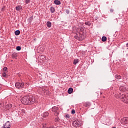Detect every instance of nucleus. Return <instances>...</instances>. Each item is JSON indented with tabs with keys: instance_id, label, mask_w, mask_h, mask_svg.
Masks as SVG:
<instances>
[{
	"instance_id": "nucleus-1",
	"label": "nucleus",
	"mask_w": 128,
	"mask_h": 128,
	"mask_svg": "<svg viewBox=\"0 0 128 128\" xmlns=\"http://www.w3.org/2000/svg\"><path fill=\"white\" fill-rule=\"evenodd\" d=\"M21 102L23 104H34L36 102L34 97L30 96H25L20 100Z\"/></svg>"
},
{
	"instance_id": "nucleus-2",
	"label": "nucleus",
	"mask_w": 128,
	"mask_h": 128,
	"mask_svg": "<svg viewBox=\"0 0 128 128\" xmlns=\"http://www.w3.org/2000/svg\"><path fill=\"white\" fill-rule=\"evenodd\" d=\"M114 96L116 98L122 100V102H128V96L124 94H117L114 95Z\"/></svg>"
},
{
	"instance_id": "nucleus-3",
	"label": "nucleus",
	"mask_w": 128,
	"mask_h": 128,
	"mask_svg": "<svg viewBox=\"0 0 128 128\" xmlns=\"http://www.w3.org/2000/svg\"><path fill=\"white\" fill-rule=\"evenodd\" d=\"M15 86L16 88L22 90V88H24V82H16L15 84Z\"/></svg>"
},
{
	"instance_id": "nucleus-4",
	"label": "nucleus",
	"mask_w": 128,
	"mask_h": 128,
	"mask_svg": "<svg viewBox=\"0 0 128 128\" xmlns=\"http://www.w3.org/2000/svg\"><path fill=\"white\" fill-rule=\"evenodd\" d=\"M72 126L74 128H80V126H82V122H80V121L78 120H75L72 122Z\"/></svg>"
},
{
	"instance_id": "nucleus-5",
	"label": "nucleus",
	"mask_w": 128,
	"mask_h": 128,
	"mask_svg": "<svg viewBox=\"0 0 128 128\" xmlns=\"http://www.w3.org/2000/svg\"><path fill=\"white\" fill-rule=\"evenodd\" d=\"M119 90L120 92H126V94H128V88L126 86H120Z\"/></svg>"
},
{
	"instance_id": "nucleus-6",
	"label": "nucleus",
	"mask_w": 128,
	"mask_h": 128,
	"mask_svg": "<svg viewBox=\"0 0 128 128\" xmlns=\"http://www.w3.org/2000/svg\"><path fill=\"white\" fill-rule=\"evenodd\" d=\"M122 124H128V117H124L121 120Z\"/></svg>"
},
{
	"instance_id": "nucleus-7",
	"label": "nucleus",
	"mask_w": 128,
	"mask_h": 128,
	"mask_svg": "<svg viewBox=\"0 0 128 128\" xmlns=\"http://www.w3.org/2000/svg\"><path fill=\"white\" fill-rule=\"evenodd\" d=\"M10 121H7L4 125L2 128H10Z\"/></svg>"
},
{
	"instance_id": "nucleus-8",
	"label": "nucleus",
	"mask_w": 128,
	"mask_h": 128,
	"mask_svg": "<svg viewBox=\"0 0 128 128\" xmlns=\"http://www.w3.org/2000/svg\"><path fill=\"white\" fill-rule=\"evenodd\" d=\"M52 112H56V114H58V108L54 106L52 108Z\"/></svg>"
},
{
	"instance_id": "nucleus-9",
	"label": "nucleus",
	"mask_w": 128,
	"mask_h": 128,
	"mask_svg": "<svg viewBox=\"0 0 128 128\" xmlns=\"http://www.w3.org/2000/svg\"><path fill=\"white\" fill-rule=\"evenodd\" d=\"M16 10L20 12V10H22V6H17L16 7Z\"/></svg>"
},
{
	"instance_id": "nucleus-10",
	"label": "nucleus",
	"mask_w": 128,
	"mask_h": 128,
	"mask_svg": "<svg viewBox=\"0 0 128 128\" xmlns=\"http://www.w3.org/2000/svg\"><path fill=\"white\" fill-rule=\"evenodd\" d=\"M84 106H85V108H88V106H90V102H86L84 103Z\"/></svg>"
},
{
	"instance_id": "nucleus-11",
	"label": "nucleus",
	"mask_w": 128,
	"mask_h": 128,
	"mask_svg": "<svg viewBox=\"0 0 128 128\" xmlns=\"http://www.w3.org/2000/svg\"><path fill=\"white\" fill-rule=\"evenodd\" d=\"M72 92H74V89L72 88H69L68 90V92L69 94H72Z\"/></svg>"
},
{
	"instance_id": "nucleus-12",
	"label": "nucleus",
	"mask_w": 128,
	"mask_h": 128,
	"mask_svg": "<svg viewBox=\"0 0 128 128\" xmlns=\"http://www.w3.org/2000/svg\"><path fill=\"white\" fill-rule=\"evenodd\" d=\"M54 4H57V5L60 4V1L58 0H54Z\"/></svg>"
},
{
	"instance_id": "nucleus-13",
	"label": "nucleus",
	"mask_w": 128,
	"mask_h": 128,
	"mask_svg": "<svg viewBox=\"0 0 128 128\" xmlns=\"http://www.w3.org/2000/svg\"><path fill=\"white\" fill-rule=\"evenodd\" d=\"M6 107L8 110H10V108H12V104H9L6 106Z\"/></svg>"
},
{
	"instance_id": "nucleus-14",
	"label": "nucleus",
	"mask_w": 128,
	"mask_h": 128,
	"mask_svg": "<svg viewBox=\"0 0 128 128\" xmlns=\"http://www.w3.org/2000/svg\"><path fill=\"white\" fill-rule=\"evenodd\" d=\"M46 26H47L48 28H51L52 27V22H50V21L47 22Z\"/></svg>"
},
{
	"instance_id": "nucleus-15",
	"label": "nucleus",
	"mask_w": 128,
	"mask_h": 128,
	"mask_svg": "<svg viewBox=\"0 0 128 128\" xmlns=\"http://www.w3.org/2000/svg\"><path fill=\"white\" fill-rule=\"evenodd\" d=\"M38 58H40V60H46V56H44V55H40L38 56Z\"/></svg>"
},
{
	"instance_id": "nucleus-16",
	"label": "nucleus",
	"mask_w": 128,
	"mask_h": 128,
	"mask_svg": "<svg viewBox=\"0 0 128 128\" xmlns=\"http://www.w3.org/2000/svg\"><path fill=\"white\" fill-rule=\"evenodd\" d=\"M56 12V9H54V8L51 6L50 7V12L52 14H54V12Z\"/></svg>"
},
{
	"instance_id": "nucleus-17",
	"label": "nucleus",
	"mask_w": 128,
	"mask_h": 128,
	"mask_svg": "<svg viewBox=\"0 0 128 128\" xmlns=\"http://www.w3.org/2000/svg\"><path fill=\"white\" fill-rule=\"evenodd\" d=\"M16 36H19L20 34V30H16L14 32Z\"/></svg>"
},
{
	"instance_id": "nucleus-18",
	"label": "nucleus",
	"mask_w": 128,
	"mask_h": 128,
	"mask_svg": "<svg viewBox=\"0 0 128 128\" xmlns=\"http://www.w3.org/2000/svg\"><path fill=\"white\" fill-rule=\"evenodd\" d=\"M49 115H50V114L48 113V112H45L44 114V117L46 118L47 116H48Z\"/></svg>"
},
{
	"instance_id": "nucleus-19",
	"label": "nucleus",
	"mask_w": 128,
	"mask_h": 128,
	"mask_svg": "<svg viewBox=\"0 0 128 128\" xmlns=\"http://www.w3.org/2000/svg\"><path fill=\"white\" fill-rule=\"evenodd\" d=\"M115 78L117 80H120V78H122V76L116 74V75Z\"/></svg>"
},
{
	"instance_id": "nucleus-20",
	"label": "nucleus",
	"mask_w": 128,
	"mask_h": 128,
	"mask_svg": "<svg viewBox=\"0 0 128 128\" xmlns=\"http://www.w3.org/2000/svg\"><path fill=\"white\" fill-rule=\"evenodd\" d=\"M6 72H3V74H2V76H3V78H6V76H8Z\"/></svg>"
},
{
	"instance_id": "nucleus-21",
	"label": "nucleus",
	"mask_w": 128,
	"mask_h": 128,
	"mask_svg": "<svg viewBox=\"0 0 128 128\" xmlns=\"http://www.w3.org/2000/svg\"><path fill=\"white\" fill-rule=\"evenodd\" d=\"M78 63V59H74V64H76Z\"/></svg>"
},
{
	"instance_id": "nucleus-22",
	"label": "nucleus",
	"mask_w": 128,
	"mask_h": 128,
	"mask_svg": "<svg viewBox=\"0 0 128 128\" xmlns=\"http://www.w3.org/2000/svg\"><path fill=\"white\" fill-rule=\"evenodd\" d=\"M3 72H8V68L4 67L2 70Z\"/></svg>"
},
{
	"instance_id": "nucleus-23",
	"label": "nucleus",
	"mask_w": 128,
	"mask_h": 128,
	"mask_svg": "<svg viewBox=\"0 0 128 128\" xmlns=\"http://www.w3.org/2000/svg\"><path fill=\"white\" fill-rule=\"evenodd\" d=\"M85 24L86 25V26H92V23H90V22H85Z\"/></svg>"
},
{
	"instance_id": "nucleus-24",
	"label": "nucleus",
	"mask_w": 128,
	"mask_h": 128,
	"mask_svg": "<svg viewBox=\"0 0 128 128\" xmlns=\"http://www.w3.org/2000/svg\"><path fill=\"white\" fill-rule=\"evenodd\" d=\"M16 56H17L16 54L14 53L13 54H12V58H16Z\"/></svg>"
},
{
	"instance_id": "nucleus-25",
	"label": "nucleus",
	"mask_w": 128,
	"mask_h": 128,
	"mask_svg": "<svg viewBox=\"0 0 128 128\" xmlns=\"http://www.w3.org/2000/svg\"><path fill=\"white\" fill-rule=\"evenodd\" d=\"M32 20H34V16H32L28 18V20H29V22H32Z\"/></svg>"
},
{
	"instance_id": "nucleus-26",
	"label": "nucleus",
	"mask_w": 128,
	"mask_h": 128,
	"mask_svg": "<svg viewBox=\"0 0 128 128\" xmlns=\"http://www.w3.org/2000/svg\"><path fill=\"white\" fill-rule=\"evenodd\" d=\"M102 42H106V38L105 36H103L102 38Z\"/></svg>"
},
{
	"instance_id": "nucleus-27",
	"label": "nucleus",
	"mask_w": 128,
	"mask_h": 128,
	"mask_svg": "<svg viewBox=\"0 0 128 128\" xmlns=\"http://www.w3.org/2000/svg\"><path fill=\"white\" fill-rule=\"evenodd\" d=\"M78 30H79V32H84V28L82 27H80L78 28Z\"/></svg>"
},
{
	"instance_id": "nucleus-28",
	"label": "nucleus",
	"mask_w": 128,
	"mask_h": 128,
	"mask_svg": "<svg viewBox=\"0 0 128 128\" xmlns=\"http://www.w3.org/2000/svg\"><path fill=\"white\" fill-rule=\"evenodd\" d=\"M60 118L58 117L55 118L56 122H60Z\"/></svg>"
},
{
	"instance_id": "nucleus-29",
	"label": "nucleus",
	"mask_w": 128,
	"mask_h": 128,
	"mask_svg": "<svg viewBox=\"0 0 128 128\" xmlns=\"http://www.w3.org/2000/svg\"><path fill=\"white\" fill-rule=\"evenodd\" d=\"M16 50H22V47H20V46H18L16 48Z\"/></svg>"
},
{
	"instance_id": "nucleus-30",
	"label": "nucleus",
	"mask_w": 128,
	"mask_h": 128,
	"mask_svg": "<svg viewBox=\"0 0 128 128\" xmlns=\"http://www.w3.org/2000/svg\"><path fill=\"white\" fill-rule=\"evenodd\" d=\"M25 2L26 4H28L30 2V0H26Z\"/></svg>"
},
{
	"instance_id": "nucleus-31",
	"label": "nucleus",
	"mask_w": 128,
	"mask_h": 128,
	"mask_svg": "<svg viewBox=\"0 0 128 128\" xmlns=\"http://www.w3.org/2000/svg\"><path fill=\"white\" fill-rule=\"evenodd\" d=\"M24 86H26V88H28V87L30 86V83H28V82H26V83L24 84Z\"/></svg>"
},
{
	"instance_id": "nucleus-32",
	"label": "nucleus",
	"mask_w": 128,
	"mask_h": 128,
	"mask_svg": "<svg viewBox=\"0 0 128 128\" xmlns=\"http://www.w3.org/2000/svg\"><path fill=\"white\" fill-rule=\"evenodd\" d=\"M66 118L67 120H68V118H70V116H68V114H66Z\"/></svg>"
},
{
	"instance_id": "nucleus-33",
	"label": "nucleus",
	"mask_w": 128,
	"mask_h": 128,
	"mask_svg": "<svg viewBox=\"0 0 128 128\" xmlns=\"http://www.w3.org/2000/svg\"><path fill=\"white\" fill-rule=\"evenodd\" d=\"M72 114H76V110H72Z\"/></svg>"
},
{
	"instance_id": "nucleus-34",
	"label": "nucleus",
	"mask_w": 128,
	"mask_h": 128,
	"mask_svg": "<svg viewBox=\"0 0 128 128\" xmlns=\"http://www.w3.org/2000/svg\"><path fill=\"white\" fill-rule=\"evenodd\" d=\"M22 112L23 113V114H25L26 113V110H22Z\"/></svg>"
},
{
	"instance_id": "nucleus-35",
	"label": "nucleus",
	"mask_w": 128,
	"mask_h": 128,
	"mask_svg": "<svg viewBox=\"0 0 128 128\" xmlns=\"http://www.w3.org/2000/svg\"><path fill=\"white\" fill-rule=\"evenodd\" d=\"M46 126V124H44L43 125V128H48V126Z\"/></svg>"
},
{
	"instance_id": "nucleus-36",
	"label": "nucleus",
	"mask_w": 128,
	"mask_h": 128,
	"mask_svg": "<svg viewBox=\"0 0 128 128\" xmlns=\"http://www.w3.org/2000/svg\"><path fill=\"white\" fill-rule=\"evenodd\" d=\"M110 12H114V9H112V8L110 9Z\"/></svg>"
},
{
	"instance_id": "nucleus-37",
	"label": "nucleus",
	"mask_w": 128,
	"mask_h": 128,
	"mask_svg": "<svg viewBox=\"0 0 128 128\" xmlns=\"http://www.w3.org/2000/svg\"><path fill=\"white\" fill-rule=\"evenodd\" d=\"M74 38H76V40H78V36H74Z\"/></svg>"
},
{
	"instance_id": "nucleus-38",
	"label": "nucleus",
	"mask_w": 128,
	"mask_h": 128,
	"mask_svg": "<svg viewBox=\"0 0 128 128\" xmlns=\"http://www.w3.org/2000/svg\"><path fill=\"white\" fill-rule=\"evenodd\" d=\"M66 14H70V11H66Z\"/></svg>"
},
{
	"instance_id": "nucleus-39",
	"label": "nucleus",
	"mask_w": 128,
	"mask_h": 128,
	"mask_svg": "<svg viewBox=\"0 0 128 128\" xmlns=\"http://www.w3.org/2000/svg\"><path fill=\"white\" fill-rule=\"evenodd\" d=\"M54 128V127L52 126H51L50 127H48V128Z\"/></svg>"
}]
</instances>
